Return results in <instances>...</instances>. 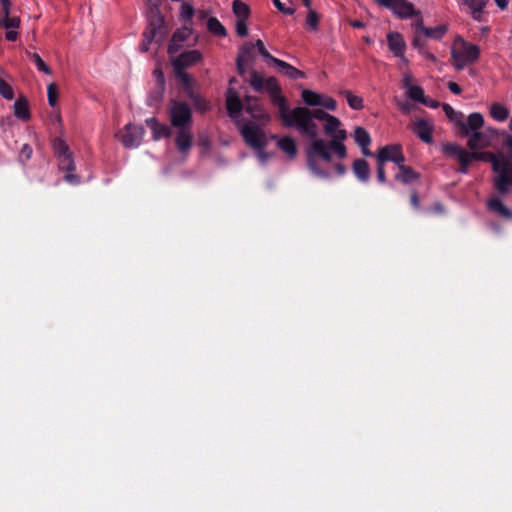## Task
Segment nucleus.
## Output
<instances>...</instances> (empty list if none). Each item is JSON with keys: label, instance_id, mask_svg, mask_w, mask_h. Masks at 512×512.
I'll return each mask as SVG.
<instances>
[{"label": "nucleus", "instance_id": "nucleus-17", "mask_svg": "<svg viewBox=\"0 0 512 512\" xmlns=\"http://www.w3.org/2000/svg\"><path fill=\"white\" fill-rule=\"evenodd\" d=\"M202 59V54L198 50H189L182 52L178 57L172 60V65H177L179 68H187L192 66Z\"/></svg>", "mask_w": 512, "mask_h": 512}, {"label": "nucleus", "instance_id": "nucleus-8", "mask_svg": "<svg viewBox=\"0 0 512 512\" xmlns=\"http://www.w3.org/2000/svg\"><path fill=\"white\" fill-rule=\"evenodd\" d=\"M147 19H148V27L145 31L151 32L158 36L166 34L165 31V20L164 16L161 14L160 9L157 3L147 4Z\"/></svg>", "mask_w": 512, "mask_h": 512}, {"label": "nucleus", "instance_id": "nucleus-13", "mask_svg": "<svg viewBox=\"0 0 512 512\" xmlns=\"http://www.w3.org/2000/svg\"><path fill=\"white\" fill-rule=\"evenodd\" d=\"M510 185H512V161L507 159L494 180V186L499 194L506 195Z\"/></svg>", "mask_w": 512, "mask_h": 512}, {"label": "nucleus", "instance_id": "nucleus-1", "mask_svg": "<svg viewBox=\"0 0 512 512\" xmlns=\"http://www.w3.org/2000/svg\"><path fill=\"white\" fill-rule=\"evenodd\" d=\"M341 121L331 115L324 123V132L330 138L329 142L323 139L314 140L306 149L308 168L317 176L327 177L328 174L319 166L318 160L332 161L333 152L340 160L346 158L347 149L343 141L347 138V132L341 129Z\"/></svg>", "mask_w": 512, "mask_h": 512}, {"label": "nucleus", "instance_id": "nucleus-24", "mask_svg": "<svg viewBox=\"0 0 512 512\" xmlns=\"http://www.w3.org/2000/svg\"><path fill=\"white\" fill-rule=\"evenodd\" d=\"M398 173L395 175V180L403 183L410 184L419 179L420 175L416 171H414L411 167L406 166L404 163H401L398 166Z\"/></svg>", "mask_w": 512, "mask_h": 512}, {"label": "nucleus", "instance_id": "nucleus-3", "mask_svg": "<svg viewBox=\"0 0 512 512\" xmlns=\"http://www.w3.org/2000/svg\"><path fill=\"white\" fill-rule=\"evenodd\" d=\"M249 84L256 92H262L266 90L269 93L271 102L274 105H277L279 117L281 118L283 124H290L292 110H290L287 104V99L281 94V86L275 77L270 76L264 79L259 72L252 70L250 72Z\"/></svg>", "mask_w": 512, "mask_h": 512}, {"label": "nucleus", "instance_id": "nucleus-53", "mask_svg": "<svg viewBox=\"0 0 512 512\" xmlns=\"http://www.w3.org/2000/svg\"><path fill=\"white\" fill-rule=\"evenodd\" d=\"M307 24L313 30H316L318 28L319 15L317 14L316 11H314V10L309 11V13L307 15Z\"/></svg>", "mask_w": 512, "mask_h": 512}, {"label": "nucleus", "instance_id": "nucleus-64", "mask_svg": "<svg viewBox=\"0 0 512 512\" xmlns=\"http://www.w3.org/2000/svg\"><path fill=\"white\" fill-rule=\"evenodd\" d=\"M447 87L455 95H459L462 92L461 87L456 82H448Z\"/></svg>", "mask_w": 512, "mask_h": 512}, {"label": "nucleus", "instance_id": "nucleus-38", "mask_svg": "<svg viewBox=\"0 0 512 512\" xmlns=\"http://www.w3.org/2000/svg\"><path fill=\"white\" fill-rule=\"evenodd\" d=\"M254 49H255V46L252 42H245L239 48L237 59L246 61V62H252L253 61L252 52Z\"/></svg>", "mask_w": 512, "mask_h": 512}, {"label": "nucleus", "instance_id": "nucleus-40", "mask_svg": "<svg viewBox=\"0 0 512 512\" xmlns=\"http://www.w3.org/2000/svg\"><path fill=\"white\" fill-rule=\"evenodd\" d=\"M420 29L426 37L433 38V39L442 38L447 31V28L442 25L434 27V28H426L421 25Z\"/></svg>", "mask_w": 512, "mask_h": 512}, {"label": "nucleus", "instance_id": "nucleus-20", "mask_svg": "<svg viewBox=\"0 0 512 512\" xmlns=\"http://www.w3.org/2000/svg\"><path fill=\"white\" fill-rule=\"evenodd\" d=\"M192 34V28L184 25L182 28L177 29L172 36V39L168 46V53L170 55L174 54L178 51L180 44L188 39V37Z\"/></svg>", "mask_w": 512, "mask_h": 512}, {"label": "nucleus", "instance_id": "nucleus-47", "mask_svg": "<svg viewBox=\"0 0 512 512\" xmlns=\"http://www.w3.org/2000/svg\"><path fill=\"white\" fill-rule=\"evenodd\" d=\"M0 95L7 100H12L14 98L12 87L2 78H0Z\"/></svg>", "mask_w": 512, "mask_h": 512}, {"label": "nucleus", "instance_id": "nucleus-59", "mask_svg": "<svg viewBox=\"0 0 512 512\" xmlns=\"http://www.w3.org/2000/svg\"><path fill=\"white\" fill-rule=\"evenodd\" d=\"M502 145L507 149L509 157L512 158V135L506 133Z\"/></svg>", "mask_w": 512, "mask_h": 512}, {"label": "nucleus", "instance_id": "nucleus-12", "mask_svg": "<svg viewBox=\"0 0 512 512\" xmlns=\"http://www.w3.org/2000/svg\"><path fill=\"white\" fill-rule=\"evenodd\" d=\"M456 124L459 128V134L462 137H467L472 132L482 128L484 125V117L481 113L474 112L468 116L467 121H464L462 118L456 119Z\"/></svg>", "mask_w": 512, "mask_h": 512}, {"label": "nucleus", "instance_id": "nucleus-57", "mask_svg": "<svg viewBox=\"0 0 512 512\" xmlns=\"http://www.w3.org/2000/svg\"><path fill=\"white\" fill-rule=\"evenodd\" d=\"M32 148L28 144H24L20 150L19 158L21 161H27L32 156Z\"/></svg>", "mask_w": 512, "mask_h": 512}, {"label": "nucleus", "instance_id": "nucleus-31", "mask_svg": "<svg viewBox=\"0 0 512 512\" xmlns=\"http://www.w3.org/2000/svg\"><path fill=\"white\" fill-rule=\"evenodd\" d=\"M354 140L356 144L360 148H365L366 146H369L371 143V137L370 134L367 132V130L363 127H356L354 130Z\"/></svg>", "mask_w": 512, "mask_h": 512}, {"label": "nucleus", "instance_id": "nucleus-36", "mask_svg": "<svg viewBox=\"0 0 512 512\" xmlns=\"http://www.w3.org/2000/svg\"><path fill=\"white\" fill-rule=\"evenodd\" d=\"M232 9L237 19H248L250 15L249 6L241 0H234Z\"/></svg>", "mask_w": 512, "mask_h": 512}, {"label": "nucleus", "instance_id": "nucleus-26", "mask_svg": "<svg viewBox=\"0 0 512 512\" xmlns=\"http://www.w3.org/2000/svg\"><path fill=\"white\" fill-rule=\"evenodd\" d=\"M274 65L277 66L279 71L284 73L290 79H300L305 77L304 72L298 70L297 68L283 60L277 59Z\"/></svg>", "mask_w": 512, "mask_h": 512}, {"label": "nucleus", "instance_id": "nucleus-44", "mask_svg": "<svg viewBox=\"0 0 512 512\" xmlns=\"http://www.w3.org/2000/svg\"><path fill=\"white\" fill-rule=\"evenodd\" d=\"M407 96L417 102H422L425 95L424 90L421 86L415 85L414 87H409V90L407 91Z\"/></svg>", "mask_w": 512, "mask_h": 512}, {"label": "nucleus", "instance_id": "nucleus-28", "mask_svg": "<svg viewBox=\"0 0 512 512\" xmlns=\"http://www.w3.org/2000/svg\"><path fill=\"white\" fill-rule=\"evenodd\" d=\"M487 206L491 211L498 213L503 218L512 219V211L508 209L499 198L494 197L489 199Z\"/></svg>", "mask_w": 512, "mask_h": 512}, {"label": "nucleus", "instance_id": "nucleus-48", "mask_svg": "<svg viewBox=\"0 0 512 512\" xmlns=\"http://www.w3.org/2000/svg\"><path fill=\"white\" fill-rule=\"evenodd\" d=\"M451 57L453 59V65L457 70H462L468 62L458 53L456 49H452Z\"/></svg>", "mask_w": 512, "mask_h": 512}, {"label": "nucleus", "instance_id": "nucleus-46", "mask_svg": "<svg viewBox=\"0 0 512 512\" xmlns=\"http://www.w3.org/2000/svg\"><path fill=\"white\" fill-rule=\"evenodd\" d=\"M47 96L49 105L52 107L56 106L58 100V89L55 83H50L48 85Z\"/></svg>", "mask_w": 512, "mask_h": 512}, {"label": "nucleus", "instance_id": "nucleus-54", "mask_svg": "<svg viewBox=\"0 0 512 512\" xmlns=\"http://www.w3.org/2000/svg\"><path fill=\"white\" fill-rule=\"evenodd\" d=\"M310 116L313 119L326 122L331 117V114L327 113L323 109H313L310 110Z\"/></svg>", "mask_w": 512, "mask_h": 512}, {"label": "nucleus", "instance_id": "nucleus-14", "mask_svg": "<svg viewBox=\"0 0 512 512\" xmlns=\"http://www.w3.org/2000/svg\"><path fill=\"white\" fill-rule=\"evenodd\" d=\"M193 145V133L191 127L178 128L175 136L176 149L181 154H187Z\"/></svg>", "mask_w": 512, "mask_h": 512}, {"label": "nucleus", "instance_id": "nucleus-6", "mask_svg": "<svg viewBox=\"0 0 512 512\" xmlns=\"http://www.w3.org/2000/svg\"><path fill=\"white\" fill-rule=\"evenodd\" d=\"M241 136L245 143L255 149L260 154H264V149L268 144L265 132L255 123L248 121L240 129Z\"/></svg>", "mask_w": 512, "mask_h": 512}, {"label": "nucleus", "instance_id": "nucleus-27", "mask_svg": "<svg viewBox=\"0 0 512 512\" xmlns=\"http://www.w3.org/2000/svg\"><path fill=\"white\" fill-rule=\"evenodd\" d=\"M277 146L285 152L290 158H294L297 154V145L295 140L290 136H284L277 141Z\"/></svg>", "mask_w": 512, "mask_h": 512}, {"label": "nucleus", "instance_id": "nucleus-18", "mask_svg": "<svg viewBox=\"0 0 512 512\" xmlns=\"http://www.w3.org/2000/svg\"><path fill=\"white\" fill-rule=\"evenodd\" d=\"M387 42L389 49L393 52L394 56L400 57L403 61L407 62L404 58V51L406 48L403 36L398 32H390L387 35Z\"/></svg>", "mask_w": 512, "mask_h": 512}, {"label": "nucleus", "instance_id": "nucleus-19", "mask_svg": "<svg viewBox=\"0 0 512 512\" xmlns=\"http://www.w3.org/2000/svg\"><path fill=\"white\" fill-rule=\"evenodd\" d=\"M146 125L151 129L153 139L155 141L162 138H168L172 135L171 128L166 124H161L155 117H151L145 120Z\"/></svg>", "mask_w": 512, "mask_h": 512}, {"label": "nucleus", "instance_id": "nucleus-62", "mask_svg": "<svg viewBox=\"0 0 512 512\" xmlns=\"http://www.w3.org/2000/svg\"><path fill=\"white\" fill-rule=\"evenodd\" d=\"M154 75L156 77V86L165 87V77L161 70L156 69L154 71Z\"/></svg>", "mask_w": 512, "mask_h": 512}, {"label": "nucleus", "instance_id": "nucleus-51", "mask_svg": "<svg viewBox=\"0 0 512 512\" xmlns=\"http://www.w3.org/2000/svg\"><path fill=\"white\" fill-rule=\"evenodd\" d=\"M466 5H468L473 12H482L483 8L486 5V0H463Z\"/></svg>", "mask_w": 512, "mask_h": 512}, {"label": "nucleus", "instance_id": "nucleus-29", "mask_svg": "<svg viewBox=\"0 0 512 512\" xmlns=\"http://www.w3.org/2000/svg\"><path fill=\"white\" fill-rule=\"evenodd\" d=\"M155 42L158 45H161L164 41V35H156L148 31L143 32V40L139 46L141 52H147L149 50L150 44Z\"/></svg>", "mask_w": 512, "mask_h": 512}, {"label": "nucleus", "instance_id": "nucleus-23", "mask_svg": "<svg viewBox=\"0 0 512 512\" xmlns=\"http://www.w3.org/2000/svg\"><path fill=\"white\" fill-rule=\"evenodd\" d=\"M467 137H469V139L467 141V146L471 150H478V149L486 148L490 145V139L487 136V134H485L484 132H481L479 130L472 132Z\"/></svg>", "mask_w": 512, "mask_h": 512}, {"label": "nucleus", "instance_id": "nucleus-25", "mask_svg": "<svg viewBox=\"0 0 512 512\" xmlns=\"http://www.w3.org/2000/svg\"><path fill=\"white\" fill-rule=\"evenodd\" d=\"M353 172L357 179L361 182H368L370 178V167L366 160L364 159H356L353 162Z\"/></svg>", "mask_w": 512, "mask_h": 512}, {"label": "nucleus", "instance_id": "nucleus-55", "mask_svg": "<svg viewBox=\"0 0 512 512\" xmlns=\"http://www.w3.org/2000/svg\"><path fill=\"white\" fill-rule=\"evenodd\" d=\"M320 106L327 110L335 111L337 109V102L332 97L322 95Z\"/></svg>", "mask_w": 512, "mask_h": 512}, {"label": "nucleus", "instance_id": "nucleus-22", "mask_svg": "<svg viewBox=\"0 0 512 512\" xmlns=\"http://www.w3.org/2000/svg\"><path fill=\"white\" fill-rule=\"evenodd\" d=\"M456 50L468 63L477 61L480 56V48L464 40H461V47Z\"/></svg>", "mask_w": 512, "mask_h": 512}, {"label": "nucleus", "instance_id": "nucleus-21", "mask_svg": "<svg viewBox=\"0 0 512 512\" xmlns=\"http://www.w3.org/2000/svg\"><path fill=\"white\" fill-rule=\"evenodd\" d=\"M244 107V101L242 102L235 91L229 89L226 99V108L229 116L232 118L239 116Z\"/></svg>", "mask_w": 512, "mask_h": 512}, {"label": "nucleus", "instance_id": "nucleus-7", "mask_svg": "<svg viewBox=\"0 0 512 512\" xmlns=\"http://www.w3.org/2000/svg\"><path fill=\"white\" fill-rule=\"evenodd\" d=\"M168 114L172 127L178 129L192 126V111L186 102L172 100Z\"/></svg>", "mask_w": 512, "mask_h": 512}, {"label": "nucleus", "instance_id": "nucleus-56", "mask_svg": "<svg viewBox=\"0 0 512 512\" xmlns=\"http://www.w3.org/2000/svg\"><path fill=\"white\" fill-rule=\"evenodd\" d=\"M443 110L449 119L455 120L463 118V114L456 112L449 104H443Z\"/></svg>", "mask_w": 512, "mask_h": 512}, {"label": "nucleus", "instance_id": "nucleus-52", "mask_svg": "<svg viewBox=\"0 0 512 512\" xmlns=\"http://www.w3.org/2000/svg\"><path fill=\"white\" fill-rule=\"evenodd\" d=\"M246 21L247 19L236 20V33L240 37H246L248 35V27Z\"/></svg>", "mask_w": 512, "mask_h": 512}, {"label": "nucleus", "instance_id": "nucleus-60", "mask_svg": "<svg viewBox=\"0 0 512 512\" xmlns=\"http://www.w3.org/2000/svg\"><path fill=\"white\" fill-rule=\"evenodd\" d=\"M410 203H411V206L415 209V210H418L420 209V198H419V195L416 191H413L410 195Z\"/></svg>", "mask_w": 512, "mask_h": 512}, {"label": "nucleus", "instance_id": "nucleus-58", "mask_svg": "<svg viewBox=\"0 0 512 512\" xmlns=\"http://www.w3.org/2000/svg\"><path fill=\"white\" fill-rule=\"evenodd\" d=\"M377 180L382 184L386 182L385 165L380 162H377Z\"/></svg>", "mask_w": 512, "mask_h": 512}, {"label": "nucleus", "instance_id": "nucleus-32", "mask_svg": "<svg viewBox=\"0 0 512 512\" xmlns=\"http://www.w3.org/2000/svg\"><path fill=\"white\" fill-rule=\"evenodd\" d=\"M20 26V19L16 16H10V11H7V13H0V27H4L8 30H14L19 28Z\"/></svg>", "mask_w": 512, "mask_h": 512}, {"label": "nucleus", "instance_id": "nucleus-15", "mask_svg": "<svg viewBox=\"0 0 512 512\" xmlns=\"http://www.w3.org/2000/svg\"><path fill=\"white\" fill-rule=\"evenodd\" d=\"M412 131L424 143L430 144L433 142L432 132L433 125L425 119H417L412 126Z\"/></svg>", "mask_w": 512, "mask_h": 512}, {"label": "nucleus", "instance_id": "nucleus-2", "mask_svg": "<svg viewBox=\"0 0 512 512\" xmlns=\"http://www.w3.org/2000/svg\"><path fill=\"white\" fill-rule=\"evenodd\" d=\"M442 150L448 157L455 159L460 163L459 172L463 174L468 172V168L472 161H483L491 163L493 171L498 175L504 166V163L507 161V158L503 154L495 155L489 151L479 152L477 150L468 152L461 146L454 143L444 144Z\"/></svg>", "mask_w": 512, "mask_h": 512}, {"label": "nucleus", "instance_id": "nucleus-9", "mask_svg": "<svg viewBox=\"0 0 512 512\" xmlns=\"http://www.w3.org/2000/svg\"><path fill=\"white\" fill-rule=\"evenodd\" d=\"M144 134L142 126L127 124L117 136L126 148H136L141 144Z\"/></svg>", "mask_w": 512, "mask_h": 512}, {"label": "nucleus", "instance_id": "nucleus-37", "mask_svg": "<svg viewBox=\"0 0 512 512\" xmlns=\"http://www.w3.org/2000/svg\"><path fill=\"white\" fill-rule=\"evenodd\" d=\"M345 96L348 105L354 110H361L364 107L363 99L357 95H354L351 91L344 90L340 92Z\"/></svg>", "mask_w": 512, "mask_h": 512}, {"label": "nucleus", "instance_id": "nucleus-5", "mask_svg": "<svg viewBox=\"0 0 512 512\" xmlns=\"http://www.w3.org/2000/svg\"><path fill=\"white\" fill-rule=\"evenodd\" d=\"M286 127H296L302 136L312 141L318 140L317 125L310 116V109L306 107H296L292 109L290 124Z\"/></svg>", "mask_w": 512, "mask_h": 512}, {"label": "nucleus", "instance_id": "nucleus-30", "mask_svg": "<svg viewBox=\"0 0 512 512\" xmlns=\"http://www.w3.org/2000/svg\"><path fill=\"white\" fill-rule=\"evenodd\" d=\"M14 114L17 118L21 120L30 119V111L28 102L26 99L19 98L14 103Z\"/></svg>", "mask_w": 512, "mask_h": 512}, {"label": "nucleus", "instance_id": "nucleus-34", "mask_svg": "<svg viewBox=\"0 0 512 512\" xmlns=\"http://www.w3.org/2000/svg\"><path fill=\"white\" fill-rule=\"evenodd\" d=\"M207 28L209 32L212 34L225 37L227 35L226 28L222 25V23L216 17H210L207 21Z\"/></svg>", "mask_w": 512, "mask_h": 512}, {"label": "nucleus", "instance_id": "nucleus-16", "mask_svg": "<svg viewBox=\"0 0 512 512\" xmlns=\"http://www.w3.org/2000/svg\"><path fill=\"white\" fill-rule=\"evenodd\" d=\"M385 8L391 9L400 18H411L418 13L414 9V5L407 0H393L391 6Z\"/></svg>", "mask_w": 512, "mask_h": 512}, {"label": "nucleus", "instance_id": "nucleus-61", "mask_svg": "<svg viewBox=\"0 0 512 512\" xmlns=\"http://www.w3.org/2000/svg\"><path fill=\"white\" fill-rule=\"evenodd\" d=\"M398 106V109L404 113V114H408L410 113V111L412 110L413 108V105L411 103H409L408 101H403V102H399L397 104Z\"/></svg>", "mask_w": 512, "mask_h": 512}, {"label": "nucleus", "instance_id": "nucleus-11", "mask_svg": "<svg viewBox=\"0 0 512 512\" xmlns=\"http://www.w3.org/2000/svg\"><path fill=\"white\" fill-rule=\"evenodd\" d=\"M244 109L251 115L253 119L258 121L260 124L265 125L270 122L271 117L265 111L263 106L259 103V99L255 96L247 95L244 98Z\"/></svg>", "mask_w": 512, "mask_h": 512}, {"label": "nucleus", "instance_id": "nucleus-10", "mask_svg": "<svg viewBox=\"0 0 512 512\" xmlns=\"http://www.w3.org/2000/svg\"><path fill=\"white\" fill-rule=\"evenodd\" d=\"M376 160L384 165L386 162H393L399 166L401 163H405L406 159L400 144H390L378 150Z\"/></svg>", "mask_w": 512, "mask_h": 512}, {"label": "nucleus", "instance_id": "nucleus-45", "mask_svg": "<svg viewBox=\"0 0 512 512\" xmlns=\"http://www.w3.org/2000/svg\"><path fill=\"white\" fill-rule=\"evenodd\" d=\"M190 98L193 101L194 107L200 112H206L210 109V104L204 98L199 95L191 94Z\"/></svg>", "mask_w": 512, "mask_h": 512}, {"label": "nucleus", "instance_id": "nucleus-63", "mask_svg": "<svg viewBox=\"0 0 512 512\" xmlns=\"http://www.w3.org/2000/svg\"><path fill=\"white\" fill-rule=\"evenodd\" d=\"M250 62H246V61H242V60H239V59H236V66H237V71L239 73V75L241 76H244L245 73H246V65H248Z\"/></svg>", "mask_w": 512, "mask_h": 512}, {"label": "nucleus", "instance_id": "nucleus-35", "mask_svg": "<svg viewBox=\"0 0 512 512\" xmlns=\"http://www.w3.org/2000/svg\"><path fill=\"white\" fill-rule=\"evenodd\" d=\"M302 99L308 106H320L322 100V94L316 93L312 90L305 89L302 91Z\"/></svg>", "mask_w": 512, "mask_h": 512}, {"label": "nucleus", "instance_id": "nucleus-42", "mask_svg": "<svg viewBox=\"0 0 512 512\" xmlns=\"http://www.w3.org/2000/svg\"><path fill=\"white\" fill-rule=\"evenodd\" d=\"M165 87L156 86L155 89L150 93L148 98V105L153 106L162 101Z\"/></svg>", "mask_w": 512, "mask_h": 512}, {"label": "nucleus", "instance_id": "nucleus-33", "mask_svg": "<svg viewBox=\"0 0 512 512\" xmlns=\"http://www.w3.org/2000/svg\"><path fill=\"white\" fill-rule=\"evenodd\" d=\"M490 115L493 119L503 122L509 116V110L500 103H493L490 107Z\"/></svg>", "mask_w": 512, "mask_h": 512}, {"label": "nucleus", "instance_id": "nucleus-39", "mask_svg": "<svg viewBox=\"0 0 512 512\" xmlns=\"http://www.w3.org/2000/svg\"><path fill=\"white\" fill-rule=\"evenodd\" d=\"M29 59L34 62L37 69L47 75H50L52 73L50 67L43 61V59L40 57V55L36 52H26Z\"/></svg>", "mask_w": 512, "mask_h": 512}, {"label": "nucleus", "instance_id": "nucleus-50", "mask_svg": "<svg viewBox=\"0 0 512 512\" xmlns=\"http://www.w3.org/2000/svg\"><path fill=\"white\" fill-rule=\"evenodd\" d=\"M275 7L285 15H293L295 13V8L290 3L289 6L282 3L280 0H272Z\"/></svg>", "mask_w": 512, "mask_h": 512}, {"label": "nucleus", "instance_id": "nucleus-41", "mask_svg": "<svg viewBox=\"0 0 512 512\" xmlns=\"http://www.w3.org/2000/svg\"><path fill=\"white\" fill-rule=\"evenodd\" d=\"M194 15V8L187 2H183L180 7V17L181 19L187 23L191 24L192 17Z\"/></svg>", "mask_w": 512, "mask_h": 512}, {"label": "nucleus", "instance_id": "nucleus-43", "mask_svg": "<svg viewBox=\"0 0 512 512\" xmlns=\"http://www.w3.org/2000/svg\"><path fill=\"white\" fill-rule=\"evenodd\" d=\"M255 49L258 50L259 54L268 62L275 63L278 58L274 57L269 53V51L265 48L264 43L262 40H257L254 43Z\"/></svg>", "mask_w": 512, "mask_h": 512}, {"label": "nucleus", "instance_id": "nucleus-4", "mask_svg": "<svg viewBox=\"0 0 512 512\" xmlns=\"http://www.w3.org/2000/svg\"><path fill=\"white\" fill-rule=\"evenodd\" d=\"M53 150L58 159L59 169L66 172L64 180L71 185L79 184L80 177L73 173L75 171V163L67 143L61 138H56L53 141Z\"/></svg>", "mask_w": 512, "mask_h": 512}, {"label": "nucleus", "instance_id": "nucleus-49", "mask_svg": "<svg viewBox=\"0 0 512 512\" xmlns=\"http://www.w3.org/2000/svg\"><path fill=\"white\" fill-rule=\"evenodd\" d=\"M176 77L185 85H190V76L185 72V68H179L177 65H173Z\"/></svg>", "mask_w": 512, "mask_h": 512}]
</instances>
